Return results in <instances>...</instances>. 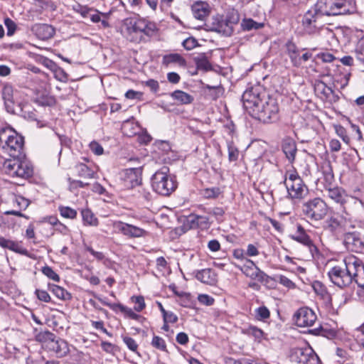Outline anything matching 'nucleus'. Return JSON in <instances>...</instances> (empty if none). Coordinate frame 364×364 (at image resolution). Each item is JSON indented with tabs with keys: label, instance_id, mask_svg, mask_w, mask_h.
I'll return each mask as SVG.
<instances>
[{
	"label": "nucleus",
	"instance_id": "obj_1",
	"mask_svg": "<svg viewBox=\"0 0 364 364\" xmlns=\"http://www.w3.org/2000/svg\"><path fill=\"white\" fill-rule=\"evenodd\" d=\"M271 87L259 83L248 87L241 98L244 109L254 119L270 123L273 114Z\"/></svg>",
	"mask_w": 364,
	"mask_h": 364
},
{
	"label": "nucleus",
	"instance_id": "obj_2",
	"mask_svg": "<svg viewBox=\"0 0 364 364\" xmlns=\"http://www.w3.org/2000/svg\"><path fill=\"white\" fill-rule=\"evenodd\" d=\"M151 186L157 194L169 196L177 188L178 182L176 177L170 173L169 168L164 166L151 177Z\"/></svg>",
	"mask_w": 364,
	"mask_h": 364
},
{
	"label": "nucleus",
	"instance_id": "obj_3",
	"mask_svg": "<svg viewBox=\"0 0 364 364\" xmlns=\"http://www.w3.org/2000/svg\"><path fill=\"white\" fill-rule=\"evenodd\" d=\"M0 146L11 157H26L24 137L11 128L0 130Z\"/></svg>",
	"mask_w": 364,
	"mask_h": 364
},
{
	"label": "nucleus",
	"instance_id": "obj_4",
	"mask_svg": "<svg viewBox=\"0 0 364 364\" xmlns=\"http://www.w3.org/2000/svg\"><path fill=\"white\" fill-rule=\"evenodd\" d=\"M353 255H349L343 259V267L335 266L328 272L332 283L341 289L349 287L353 282L355 266Z\"/></svg>",
	"mask_w": 364,
	"mask_h": 364
},
{
	"label": "nucleus",
	"instance_id": "obj_5",
	"mask_svg": "<svg viewBox=\"0 0 364 364\" xmlns=\"http://www.w3.org/2000/svg\"><path fill=\"white\" fill-rule=\"evenodd\" d=\"M3 164V171L11 177L27 178L33 176V166L26 157H11Z\"/></svg>",
	"mask_w": 364,
	"mask_h": 364
},
{
	"label": "nucleus",
	"instance_id": "obj_6",
	"mask_svg": "<svg viewBox=\"0 0 364 364\" xmlns=\"http://www.w3.org/2000/svg\"><path fill=\"white\" fill-rule=\"evenodd\" d=\"M323 18V16L344 15L350 13V9L345 2L336 0H318L313 8Z\"/></svg>",
	"mask_w": 364,
	"mask_h": 364
},
{
	"label": "nucleus",
	"instance_id": "obj_7",
	"mask_svg": "<svg viewBox=\"0 0 364 364\" xmlns=\"http://www.w3.org/2000/svg\"><path fill=\"white\" fill-rule=\"evenodd\" d=\"M279 187L284 188L286 193L291 198H301L307 193V187L296 173H289L288 179L285 176L284 186L280 182ZM288 198V196H287Z\"/></svg>",
	"mask_w": 364,
	"mask_h": 364
},
{
	"label": "nucleus",
	"instance_id": "obj_8",
	"mask_svg": "<svg viewBox=\"0 0 364 364\" xmlns=\"http://www.w3.org/2000/svg\"><path fill=\"white\" fill-rule=\"evenodd\" d=\"M302 212L310 220L318 221L325 218L328 213V208L322 199L315 198L304 203Z\"/></svg>",
	"mask_w": 364,
	"mask_h": 364
},
{
	"label": "nucleus",
	"instance_id": "obj_9",
	"mask_svg": "<svg viewBox=\"0 0 364 364\" xmlns=\"http://www.w3.org/2000/svg\"><path fill=\"white\" fill-rule=\"evenodd\" d=\"M6 110L11 114H18L23 117L28 112L25 110L30 106L27 103L18 102L16 104L14 100V89L11 85H6L1 92Z\"/></svg>",
	"mask_w": 364,
	"mask_h": 364
},
{
	"label": "nucleus",
	"instance_id": "obj_10",
	"mask_svg": "<svg viewBox=\"0 0 364 364\" xmlns=\"http://www.w3.org/2000/svg\"><path fill=\"white\" fill-rule=\"evenodd\" d=\"M291 361L298 364H319L320 360L311 348H293L289 353Z\"/></svg>",
	"mask_w": 364,
	"mask_h": 364
},
{
	"label": "nucleus",
	"instance_id": "obj_11",
	"mask_svg": "<svg viewBox=\"0 0 364 364\" xmlns=\"http://www.w3.org/2000/svg\"><path fill=\"white\" fill-rule=\"evenodd\" d=\"M142 167L129 168L122 172L119 186L122 189L130 190L141 183Z\"/></svg>",
	"mask_w": 364,
	"mask_h": 364
},
{
	"label": "nucleus",
	"instance_id": "obj_12",
	"mask_svg": "<svg viewBox=\"0 0 364 364\" xmlns=\"http://www.w3.org/2000/svg\"><path fill=\"white\" fill-rule=\"evenodd\" d=\"M322 18L313 8L309 10L302 18L304 31L308 34L317 33L323 26Z\"/></svg>",
	"mask_w": 364,
	"mask_h": 364
},
{
	"label": "nucleus",
	"instance_id": "obj_13",
	"mask_svg": "<svg viewBox=\"0 0 364 364\" xmlns=\"http://www.w3.org/2000/svg\"><path fill=\"white\" fill-rule=\"evenodd\" d=\"M294 319L299 327H310L316 323L317 316L310 308L301 307L295 313Z\"/></svg>",
	"mask_w": 364,
	"mask_h": 364
},
{
	"label": "nucleus",
	"instance_id": "obj_14",
	"mask_svg": "<svg viewBox=\"0 0 364 364\" xmlns=\"http://www.w3.org/2000/svg\"><path fill=\"white\" fill-rule=\"evenodd\" d=\"M141 18H129L124 20L126 26L127 38L131 42L139 43L142 42L141 36H139Z\"/></svg>",
	"mask_w": 364,
	"mask_h": 364
},
{
	"label": "nucleus",
	"instance_id": "obj_15",
	"mask_svg": "<svg viewBox=\"0 0 364 364\" xmlns=\"http://www.w3.org/2000/svg\"><path fill=\"white\" fill-rule=\"evenodd\" d=\"M211 30L226 36H230L234 31L233 27L229 24L223 15H217L213 18Z\"/></svg>",
	"mask_w": 364,
	"mask_h": 364
},
{
	"label": "nucleus",
	"instance_id": "obj_16",
	"mask_svg": "<svg viewBox=\"0 0 364 364\" xmlns=\"http://www.w3.org/2000/svg\"><path fill=\"white\" fill-rule=\"evenodd\" d=\"M292 238L309 247V251L313 255L318 251L310 237L306 232V230L301 225H297L296 231L292 236Z\"/></svg>",
	"mask_w": 364,
	"mask_h": 364
},
{
	"label": "nucleus",
	"instance_id": "obj_17",
	"mask_svg": "<svg viewBox=\"0 0 364 364\" xmlns=\"http://www.w3.org/2000/svg\"><path fill=\"white\" fill-rule=\"evenodd\" d=\"M195 277L200 282L210 286H215L218 282V274L211 268L197 270Z\"/></svg>",
	"mask_w": 364,
	"mask_h": 364
},
{
	"label": "nucleus",
	"instance_id": "obj_18",
	"mask_svg": "<svg viewBox=\"0 0 364 364\" xmlns=\"http://www.w3.org/2000/svg\"><path fill=\"white\" fill-rule=\"evenodd\" d=\"M47 350L54 353L58 358L65 357L70 351L68 343L60 338H56L48 345Z\"/></svg>",
	"mask_w": 364,
	"mask_h": 364
},
{
	"label": "nucleus",
	"instance_id": "obj_19",
	"mask_svg": "<svg viewBox=\"0 0 364 364\" xmlns=\"http://www.w3.org/2000/svg\"><path fill=\"white\" fill-rule=\"evenodd\" d=\"M282 150L289 163H293L297 151L296 142L291 137H285L281 144Z\"/></svg>",
	"mask_w": 364,
	"mask_h": 364
},
{
	"label": "nucleus",
	"instance_id": "obj_20",
	"mask_svg": "<svg viewBox=\"0 0 364 364\" xmlns=\"http://www.w3.org/2000/svg\"><path fill=\"white\" fill-rule=\"evenodd\" d=\"M117 227L123 235L130 237H139L146 234L144 229L122 222H119Z\"/></svg>",
	"mask_w": 364,
	"mask_h": 364
},
{
	"label": "nucleus",
	"instance_id": "obj_21",
	"mask_svg": "<svg viewBox=\"0 0 364 364\" xmlns=\"http://www.w3.org/2000/svg\"><path fill=\"white\" fill-rule=\"evenodd\" d=\"M0 246L3 248H7L20 255L31 257V254L28 250L23 247L21 244L1 236H0Z\"/></svg>",
	"mask_w": 364,
	"mask_h": 364
},
{
	"label": "nucleus",
	"instance_id": "obj_22",
	"mask_svg": "<svg viewBox=\"0 0 364 364\" xmlns=\"http://www.w3.org/2000/svg\"><path fill=\"white\" fill-rule=\"evenodd\" d=\"M36 36L41 40L46 41L53 38L55 33L53 26L46 23L37 24L33 27Z\"/></svg>",
	"mask_w": 364,
	"mask_h": 364
},
{
	"label": "nucleus",
	"instance_id": "obj_23",
	"mask_svg": "<svg viewBox=\"0 0 364 364\" xmlns=\"http://www.w3.org/2000/svg\"><path fill=\"white\" fill-rule=\"evenodd\" d=\"M141 26L139 36H141L142 42L146 41L145 37L151 38L154 36L156 31L157 28L154 23L141 18Z\"/></svg>",
	"mask_w": 364,
	"mask_h": 364
},
{
	"label": "nucleus",
	"instance_id": "obj_24",
	"mask_svg": "<svg viewBox=\"0 0 364 364\" xmlns=\"http://www.w3.org/2000/svg\"><path fill=\"white\" fill-rule=\"evenodd\" d=\"M353 266H355L353 282L364 288V264L361 259L353 255Z\"/></svg>",
	"mask_w": 364,
	"mask_h": 364
},
{
	"label": "nucleus",
	"instance_id": "obj_25",
	"mask_svg": "<svg viewBox=\"0 0 364 364\" xmlns=\"http://www.w3.org/2000/svg\"><path fill=\"white\" fill-rule=\"evenodd\" d=\"M192 12L196 19L204 20L208 16L210 11L208 4L200 1L192 6Z\"/></svg>",
	"mask_w": 364,
	"mask_h": 364
},
{
	"label": "nucleus",
	"instance_id": "obj_26",
	"mask_svg": "<svg viewBox=\"0 0 364 364\" xmlns=\"http://www.w3.org/2000/svg\"><path fill=\"white\" fill-rule=\"evenodd\" d=\"M170 96L181 105H190L194 100L193 96L181 90L172 92Z\"/></svg>",
	"mask_w": 364,
	"mask_h": 364
},
{
	"label": "nucleus",
	"instance_id": "obj_27",
	"mask_svg": "<svg viewBox=\"0 0 364 364\" xmlns=\"http://www.w3.org/2000/svg\"><path fill=\"white\" fill-rule=\"evenodd\" d=\"M314 90L316 93L322 99L329 100L333 94L331 87L327 86L322 81H317L314 85Z\"/></svg>",
	"mask_w": 364,
	"mask_h": 364
},
{
	"label": "nucleus",
	"instance_id": "obj_28",
	"mask_svg": "<svg viewBox=\"0 0 364 364\" xmlns=\"http://www.w3.org/2000/svg\"><path fill=\"white\" fill-rule=\"evenodd\" d=\"M327 196L337 203L343 205L346 201V195L341 188L336 187L326 190Z\"/></svg>",
	"mask_w": 364,
	"mask_h": 364
},
{
	"label": "nucleus",
	"instance_id": "obj_29",
	"mask_svg": "<svg viewBox=\"0 0 364 364\" xmlns=\"http://www.w3.org/2000/svg\"><path fill=\"white\" fill-rule=\"evenodd\" d=\"M48 290L61 300L69 301L72 299V294L60 286L49 284Z\"/></svg>",
	"mask_w": 364,
	"mask_h": 364
},
{
	"label": "nucleus",
	"instance_id": "obj_30",
	"mask_svg": "<svg viewBox=\"0 0 364 364\" xmlns=\"http://www.w3.org/2000/svg\"><path fill=\"white\" fill-rule=\"evenodd\" d=\"M74 169L79 177L84 178H93L95 171L84 163L79 162L75 164Z\"/></svg>",
	"mask_w": 364,
	"mask_h": 364
},
{
	"label": "nucleus",
	"instance_id": "obj_31",
	"mask_svg": "<svg viewBox=\"0 0 364 364\" xmlns=\"http://www.w3.org/2000/svg\"><path fill=\"white\" fill-rule=\"evenodd\" d=\"M193 60L198 70L203 71H209L213 70V67L208 60L205 53H200L194 57Z\"/></svg>",
	"mask_w": 364,
	"mask_h": 364
},
{
	"label": "nucleus",
	"instance_id": "obj_32",
	"mask_svg": "<svg viewBox=\"0 0 364 364\" xmlns=\"http://www.w3.org/2000/svg\"><path fill=\"white\" fill-rule=\"evenodd\" d=\"M57 336L48 330L41 331L36 335V341L42 343L43 346L47 349V346L50 344Z\"/></svg>",
	"mask_w": 364,
	"mask_h": 364
},
{
	"label": "nucleus",
	"instance_id": "obj_33",
	"mask_svg": "<svg viewBox=\"0 0 364 364\" xmlns=\"http://www.w3.org/2000/svg\"><path fill=\"white\" fill-rule=\"evenodd\" d=\"M204 220L202 215L190 214L183 220V227L188 230L199 228L198 220Z\"/></svg>",
	"mask_w": 364,
	"mask_h": 364
},
{
	"label": "nucleus",
	"instance_id": "obj_34",
	"mask_svg": "<svg viewBox=\"0 0 364 364\" xmlns=\"http://www.w3.org/2000/svg\"><path fill=\"white\" fill-rule=\"evenodd\" d=\"M10 200L12 205L18 209H20V210H26L30 204L28 199L16 194L11 195Z\"/></svg>",
	"mask_w": 364,
	"mask_h": 364
},
{
	"label": "nucleus",
	"instance_id": "obj_35",
	"mask_svg": "<svg viewBox=\"0 0 364 364\" xmlns=\"http://www.w3.org/2000/svg\"><path fill=\"white\" fill-rule=\"evenodd\" d=\"M162 63L168 65L171 63H178L180 65H185V59L178 53H171L165 55L163 57Z\"/></svg>",
	"mask_w": 364,
	"mask_h": 364
},
{
	"label": "nucleus",
	"instance_id": "obj_36",
	"mask_svg": "<svg viewBox=\"0 0 364 364\" xmlns=\"http://www.w3.org/2000/svg\"><path fill=\"white\" fill-rule=\"evenodd\" d=\"M82 218L84 225L97 226L98 225L97 218L90 209H82L81 210Z\"/></svg>",
	"mask_w": 364,
	"mask_h": 364
},
{
	"label": "nucleus",
	"instance_id": "obj_37",
	"mask_svg": "<svg viewBox=\"0 0 364 364\" xmlns=\"http://www.w3.org/2000/svg\"><path fill=\"white\" fill-rule=\"evenodd\" d=\"M264 26L263 23H258L252 18H244L241 27L244 31L258 30Z\"/></svg>",
	"mask_w": 364,
	"mask_h": 364
},
{
	"label": "nucleus",
	"instance_id": "obj_38",
	"mask_svg": "<svg viewBox=\"0 0 364 364\" xmlns=\"http://www.w3.org/2000/svg\"><path fill=\"white\" fill-rule=\"evenodd\" d=\"M94 12V14L90 13V18L92 23H101L102 27L103 28H107L110 27V24L109 23L108 21L106 19H102L101 17V12L98 11L97 9L94 8V10L92 11Z\"/></svg>",
	"mask_w": 364,
	"mask_h": 364
},
{
	"label": "nucleus",
	"instance_id": "obj_39",
	"mask_svg": "<svg viewBox=\"0 0 364 364\" xmlns=\"http://www.w3.org/2000/svg\"><path fill=\"white\" fill-rule=\"evenodd\" d=\"M328 229L333 233H343L344 230L340 221L335 218H331L328 222Z\"/></svg>",
	"mask_w": 364,
	"mask_h": 364
},
{
	"label": "nucleus",
	"instance_id": "obj_40",
	"mask_svg": "<svg viewBox=\"0 0 364 364\" xmlns=\"http://www.w3.org/2000/svg\"><path fill=\"white\" fill-rule=\"evenodd\" d=\"M58 210L60 215L65 218L75 219L77 215V211L68 206L60 205Z\"/></svg>",
	"mask_w": 364,
	"mask_h": 364
},
{
	"label": "nucleus",
	"instance_id": "obj_41",
	"mask_svg": "<svg viewBox=\"0 0 364 364\" xmlns=\"http://www.w3.org/2000/svg\"><path fill=\"white\" fill-rule=\"evenodd\" d=\"M225 18L229 24L233 27L235 25L238 23L240 21V14L237 10L232 9L227 11Z\"/></svg>",
	"mask_w": 364,
	"mask_h": 364
},
{
	"label": "nucleus",
	"instance_id": "obj_42",
	"mask_svg": "<svg viewBox=\"0 0 364 364\" xmlns=\"http://www.w3.org/2000/svg\"><path fill=\"white\" fill-rule=\"evenodd\" d=\"M336 134L343 140L346 144L350 142V138L348 136L346 129L340 124L334 125Z\"/></svg>",
	"mask_w": 364,
	"mask_h": 364
},
{
	"label": "nucleus",
	"instance_id": "obj_43",
	"mask_svg": "<svg viewBox=\"0 0 364 364\" xmlns=\"http://www.w3.org/2000/svg\"><path fill=\"white\" fill-rule=\"evenodd\" d=\"M73 10L75 12L80 14L82 17L87 18L89 16L90 13H91L94 10V8L77 4L76 5L73 6Z\"/></svg>",
	"mask_w": 364,
	"mask_h": 364
},
{
	"label": "nucleus",
	"instance_id": "obj_44",
	"mask_svg": "<svg viewBox=\"0 0 364 364\" xmlns=\"http://www.w3.org/2000/svg\"><path fill=\"white\" fill-rule=\"evenodd\" d=\"M151 346L161 351L167 352L166 341L164 338L159 336H154L151 343Z\"/></svg>",
	"mask_w": 364,
	"mask_h": 364
},
{
	"label": "nucleus",
	"instance_id": "obj_45",
	"mask_svg": "<svg viewBox=\"0 0 364 364\" xmlns=\"http://www.w3.org/2000/svg\"><path fill=\"white\" fill-rule=\"evenodd\" d=\"M274 282H277L287 289L295 288V284L287 277L282 274L274 275Z\"/></svg>",
	"mask_w": 364,
	"mask_h": 364
},
{
	"label": "nucleus",
	"instance_id": "obj_46",
	"mask_svg": "<svg viewBox=\"0 0 364 364\" xmlns=\"http://www.w3.org/2000/svg\"><path fill=\"white\" fill-rule=\"evenodd\" d=\"M228 159L230 161H236L239 156V150L232 141L228 142Z\"/></svg>",
	"mask_w": 364,
	"mask_h": 364
},
{
	"label": "nucleus",
	"instance_id": "obj_47",
	"mask_svg": "<svg viewBox=\"0 0 364 364\" xmlns=\"http://www.w3.org/2000/svg\"><path fill=\"white\" fill-rule=\"evenodd\" d=\"M41 272L50 279H52L56 282H60V278L59 275L52 269V267L46 265L45 267H42Z\"/></svg>",
	"mask_w": 364,
	"mask_h": 364
},
{
	"label": "nucleus",
	"instance_id": "obj_48",
	"mask_svg": "<svg viewBox=\"0 0 364 364\" xmlns=\"http://www.w3.org/2000/svg\"><path fill=\"white\" fill-rule=\"evenodd\" d=\"M203 88L208 90L209 92L208 93V95L209 96L210 99L215 100L220 97L219 92L220 89L221 88L220 86H211L209 85H205Z\"/></svg>",
	"mask_w": 364,
	"mask_h": 364
},
{
	"label": "nucleus",
	"instance_id": "obj_49",
	"mask_svg": "<svg viewBox=\"0 0 364 364\" xmlns=\"http://www.w3.org/2000/svg\"><path fill=\"white\" fill-rule=\"evenodd\" d=\"M132 301L135 303L134 309L137 312H141L146 306L144 298L142 296H132Z\"/></svg>",
	"mask_w": 364,
	"mask_h": 364
},
{
	"label": "nucleus",
	"instance_id": "obj_50",
	"mask_svg": "<svg viewBox=\"0 0 364 364\" xmlns=\"http://www.w3.org/2000/svg\"><path fill=\"white\" fill-rule=\"evenodd\" d=\"M119 311L123 313L125 316L134 320H139L141 318L140 315L134 313L132 309L123 304H122Z\"/></svg>",
	"mask_w": 364,
	"mask_h": 364
},
{
	"label": "nucleus",
	"instance_id": "obj_51",
	"mask_svg": "<svg viewBox=\"0 0 364 364\" xmlns=\"http://www.w3.org/2000/svg\"><path fill=\"white\" fill-rule=\"evenodd\" d=\"M220 194V189L218 187H213L210 188H205L203 191V196L205 198H215Z\"/></svg>",
	"mask_w": 364,
	"mask_h": 364
},
{
	"label": "nucleus",
	"instance_id": "obj_52",
	"mask_svg": "<svg viewBox=\"0 0 364 364\" xmlns=\"http://www.w3.org/2000/svg\"><path fill=\"white\" fill-rule=\"evenodd\" d=\"M122 338L124 343L126 344V346L130 350L133 352H136L138 349V344L134 341V339L127 336H122Z\"/></svg>",
	"mask_w": 364,
	"mask_h": 364
},
{
	"label": "nucleus",
	"instance_id": "obj_53",
	"mask_svg": "<svg viewBox=\"0 0 364 364\" xmlns=\"http://www.w3.org/2000/svg\"><path fill=\"white\" fill-rule=\"evenodd\" d=\"M95 297L100 301L103 305L108 306L110 309H112L113 311L117 313L122 306V304L120 303H110L108 302L106 299H102L101 297L98 296H95Z\"/></svg>",
	"mask_w": 364,
	"mask_h": 364
},
{
	"label": "nucleus",
	"instance_id": "obj_54",
	"mask_svg": "<svg viewBox=\"0 0 364 364\" xmlns=\"http://www.w3.org/2000/svg\"><path fill=\"white\" fill-rule=\"evenodd\" d=\"M316 58L321 60L322 62L328 63H333L336 60V57L328 52L319 53L316 55Z\"/></svg>",
	"mask_w": 364,
	"mask_h": 364
},
{
	"label": "nucleus",
	"instance_id": "obj_55",
	"mask_svg": "<svg viewBox=\"0 0 364 364\" xmlns=\"http://www.w3.org/2000/svg\"><path fill=\"white\" fill-rule=\"evenodd\" d=\"M35 294L37 296V298L41 301L46 303L51 302V298L48 291L46 290L36 289L35 291Z\"/></svg>",
	"mask_w": 364,
	"mask_h": 364
},
{
	"label": "nucleus",
	"instance_id": "obj_56",
	"mask_svg": "<svg viewBox=\"0 0 364 364\" xmlns=\"http://www.w3.org/2000/svg\"><path fill=\"white\" fill-rule=\"evenodd\" d=\"M4 24L7 29V36H11L14 35L16 30V23L10 18H6L4 19Z\"/></svg>",
	"mask_w": 364,
	"mask_h": 364
},
{
	"label": "nucleus",
	"instance_id": "obj_57",
	"mask_svg": "<svg viewBox=\"0 0 364 364\" xmlns=\"http://www.w3.org/2000/svg\"><path fill=\"white\" fill-rule=\"evenodd\" d=\"M182 45L186 50H191L196 48L198 45V43L195 38L189 37L183 41Z\"/></svg>",
	"mask_w": 364,
	"mask_h": 364
},
{
	"label": "nucleus",
	"instance_id": "obj_58",
	"mask_svg": "<svg viewBox=\"0 0 364 364\" xmlns=\"http://www.w3.org/2000/svg\"><path fill=\"white\" fill-rule=\"evenodd\" d=\"M257 314L256 316L259 320H264L270 316V312L269 309L265 306H260L256 310Z\"/></svg>",
	"mask_w": 364,
	"mask_h": 364
},
{
	"label": "nucleus",
	"instance_id": "obj_59",
	"mask_svg": "<svg viewBox=\"0 0 364 364\" xmlns=\"http://www.w3.org/2000/svg\"><path fill=\"white\" fill-rule=\"evenodd\" d=\"M198 299L200 304L206 306H212L215 302V299L208 294H200Z\"/></svg>",
	"mask_w": 364,
	"mask_h": 364
},
{
	"label": "nucleus",
	"instance_id": "obj_60",
	"mask_svg": "<svg viewBox=\"0 0 364 364\" xmlns=\"http://www.w3.org/2000/svg\"><path fill=\"white\" fill-rule=\"evenodd\" d=\"M90 150L97 156H100L103 154L104 149L101 144L98 142L93 141L90 144Z\"/></svg>",
	"mask_w": 364,
	"mask_h": 364
},
{
	"label": "nucleus",
	"instance_id": "obj_61",
	"mask_svg": "<svg viewBox=\"0 0 364 364\" xmlns=\"http://www.w3.org/2000/svg\"><path fill=\"white\" fill-rule=\"evenodd\" d=\"M247 332L249 335L254 336L256 339H260L263 336V331L255 326H250Z\"/></svg>",
	"mask_w": 364,
	"mask_h": 364
},
{
	"label": "nucleus",
	"instance_id": "obj_62",
	"mask_svg": "<svg viewBox=\"0 0 364 364\" xmlns=\"http://www.w3.org/2000/svg\"><path fill=\"white\" fill-rule=\"evenodd\" d=\"M164 323H174L178 321V316L172 311H167L163 316Z\"/></svg>",
	"mask_w": 364,
	"mask_h": 364
},
{
	"label": "nucleus",
	"instance_id": "obj_63",
	"mask_svg": "<svg viewBox=\"0 0 364 364\" xmlns=\"http://www.w3.org/2000/svg\"><path fill=\"white\" fill-rule=\"evenodd\" d=\"M101 348L104 351L108 353H114L116 350V346L108 341H102Z\"/></svg>",
	"mask_w": 364,
	"mask_h": 364
},
{
	"label": "nucleus",
	"instance_id": "obj_64",
	"mask_svg": "<svg viewBox=\"0 0 364 364\" xmlns=\"http://www.w3.org/2000/svg\"><path fill=\"white\" fill-rule=\"evenodd\" d=\"M145 84L154 93H156L159 90V85L157 80L149 79L145 82Z\"/></svg>",
	"mask_w": 364,
	"mask_h": 364
}]
</instances>
